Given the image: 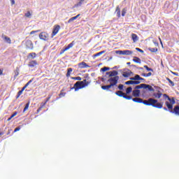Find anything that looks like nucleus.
Listing matches in <instances>:
<instances>
[{
    "instance_id": "a211bd4d",
    "label": "nucleus",
    "mask_w": 179,
    "mask_h": 179,
    "mask_svg": "<svg viewBox=\"0 0 179 179\" xmlns=\"http://www.w3.org/2000/svg\"><path fill=\"white\" fill-rule=\"evenodd\" d=\"M115 94L120 97H124L126 94L122 91H117L115 92Z\"/></svg>"
},
{
    "instance_id": "0e129e2a",
    "label": "nucleus",
    "mask_w": 179,
    "mask_h": 179,
    "mask_svg": "<svg viewBox=\"0 0 179 179\" xmlns=\"http://www.w3.org/2000/svg\"><path fill=\"white\" fill-rule=\"evenodd\" d=\"M159 41H160V44H161V45H163L162 38L159 37Z\"/></svg>"
},
{
    "instance_id": "a878e982",
    "label": "nucleus",
    "mask_w": 179,
    "mask_h": 179,
    "mask_svg": "<svg viewBox=\"0 0 179 179\" xmlns=\"http://www.w3.org/2000/svg\"><path fill=\"white\" fill-rule=\"evenodd\" d=\"M115 12H116V13H117V17H121V14H120V8L119 6H117V7H116Z\"/></svg>"
},
{
    "instance_id": "c85d7f7f",
    "label": "nucleus",
    "mask_w": 179,
    "mask_h": 179,
    "mask_svg": "<svg viewBox=\"0 0 179 179\" xmlns=\"http://www.w3.org/2000/svg\"><path fill=\"white\" fill-rule=\"evenodd\" d=\"M80 83H83V85H85L86 87L90 85L91 81H87V80H83V81H80Z\"/></svg>"
},
{
    "instance_id": "f3484780",
    "label": "nucleus",
    "mask_w": 179,
    "mask_h": 179,
    "mask_svg": "<svg viewBox=\"0 0 179 179\" xmlns=\"http://www.w3.org/2000/svg\"><path fill=\"white\" fill-rule=\"evenodd\" d=\"M64 90L62 89L61 91H60V93L59 94V97L56 98V100H58L59 99H61L62 97H64V96L66 94V92H64Z\"/></svg>"
},
{
    "instance_id": "2f4dec72",
    "label": "nucleus",
    "mask_w": 179,
    "mask_h": 179,
    "mask_svg": "<svg viewBox=\"0 0 179 179\" xmlns=\"http://www.w3.org/2000/svg\"><path fill=\"white\" fill-rule=\"evenodd\" d=\"M32 13L30 11H27V13L24 14L25 17L30 18L31 17Z\"/></svg>"
},
{
    "instance_id": "680f3d73",
    "label": "nucleus",
    "mask_w": 179,
    "mask_h": 179,
    "mask_svg": "<svg viewBox=\"0 0 179 179\" xmlns=\"http://www.w3.org/2000/svg\"><path fill=\"white\" fill-rule=\"evenodd\" d=\"M138 80H142L143 81V83H145V78H140V79Z\"/></svg>"
},
{
    "instance_id": "e433bc0d",
    "label": "nucleus",
    "mask_w": 179,
    "mask_h": 179,
    "mask_svg": "<svg viewBox=\"0 0 179 179\" xmlns=\"http://www.w3.org/2000/svg\"><path fill=\"white\" fill-rule=\"evenodd\" d=\"M23 90H20L17 92V96H16V99H19L20 95L23 94Z\"/></svg>"
},
{
    "instance_id": "e2e57ef3",
    "label": "nucleus",
    "mask_w": 179,
    "mask_h": 179,
    "mask_svg": "<svg viewBox=\"0 0 179 179\" xmlns=\"http://www.w3.org/2000/svg\"><path fill=\"white\" fill-rule=\"evenodd\" d=\"M10 131H12V129H9L8 131H7L6 135H9L10 134Z\"/></svg>"
},
{
    "instance_id": "c9c22d12",
    "label": "nucleus",
    "mask_w": 179,
    "mask_h": 179,
    "mask_svg": "<svg viewBox=\"0 0 179 179\" xmlns=\"http://www.w3.org/2000/svg\"><path fill=\"white\" fill-rule=\"evenodd\" d=\"M166 80L169 81V83L171 84V86L173 87L175 85L174 82L171 80L169 78H166Z\"/></svg>"
},
{
    "instance_id": "5fc2aeb1",
    "label": "nucleus",
    "mask_w": 179,
    "mask_h": 179,
    "mask_svg": "<svg viewBox=\"0 0 179 179\" xmlns=\"http://www.w3.org/2000/svg\"><path fill=\"white\" fill-rule=\"evenodd\" d=\"M141 81H133V85H140Z\"/></svg>"
},
{
    "instance_id": "412c9836",
    "label": "nucleus",
    "mask_w": 179,
    "mask_h": 179,
    "mask_svg": "<svg viewBox=\"0 0 179 179\" xmlns=\"http://www.w3.org/2000/svg\"><path fill=\"white\" fill-rule=\"evenodd\" d=\"M80 16V14H78L76 16L70 18L69 20L68 21V22H69V23H71V22H73L74 20H76V19H78Z\"/></svg>"
},
{
    "instance_id": "72a5a7b5",
    "label": "nucleus",
    "mask_w": 179,
    "mask_h": 179,
    "mask_svg": "<svg viewBox=\"0 0 179 179\" xmlns=\"http://www.w3.org/2000/svg\"><path fill=\"white\" fill-rule=\"evenodd\" d=\"M106 51H101L99 53H96L94 55V57H96L98 56L102 55Z\"/></svg>"
},
{
    "instance_id": "c756f323",
    "label": "nucleus",
    "mask_w": 179,
    "mask_h": 179,
    "mask_svg": "<svg viewBox=\"0 0 179 179\" xmlns=\"http://www.w3.org/2000/svg\"><path fill=\"white\" fill-rule=\"evenodd\" d=\"M84 1H85V0H78V3L77 4H76L75 6L76 8L80 7L82 6V4H83Z\"/></svg>"
},
{
    "instance_id": "de8ad7c7",
    "label": "nucleus",
    "mask_w": 179,
    "mask_h": 179,
    "mask_svg": "<svg viewBox=\"0 0 179 179\" xmlns=\"http://www.w3.org/2000/svg\"><path fill=\"white\" fill-rule=\"evenodd\" d=\"M51 97H52V95H51V94H49V95H48V97L47 98L46 101H45V103H48V102L50 101V99H51Z\"/></svg>"
},
{
    "instance_id": "ea45409f",
    "label": "nucleus",
    "mask_w": 179,
    "mask_h": 179,
    "mask_svg": "<svg viewBox=\"0 0 179 179\" xmlns=\"http://www.w3.org/2000/svg\"><path fill=\"white\" fill-rule=\"evenodd\" d=\"M29 102H28V103L26 104L24 108L23 109V113H24L27 110H28V109H29Z\"/></svg>"
},
{
    "instance_id": "37998d69",
    "label": "nucleus",
    "mask_w": 179,
    "mask_h": 179,
    "mask_svg": "<svg viewBox=\"0 0 179 179\" xmlns=\"http://www.w3.org/2000/svg\"><path fill=\"white\" fill-rule=\"evenodd\" d=\"M123 99H126L127 100H130L132 99V96H127L126 94H124V96H123Z\"/></svg>"
},
{
    "instance_id": "13d9d810",
    "label": "nucleus",
    "mask_w": 179,
    "mask_h": 179,
    "mask_svg": "<svg viewBox=\"0 0 179 179\" xmlns=\"http://www.w3.org/2000/svg\"><path fill=\"white\" fill-rule=\"evenodd\" d=\"M27 87H28V86H27V85H25V86H24V87H22V90H22V92H24V90H25Z\"/></svg>"
},
{
    "instance_id": "9b49d317",
    "label": "nucleus",
    "mask_w": 179,
    "mask_h": 179,
    "mask_svg": "<svg viewBox=\"0 0 179 179\" xmlns=\"http://www.w3.org/2000/svg\"><path fill=\"white\" fill-rule=\"evenodd\" d=\"M78 68H80L81 69H87V68H90V67L89 65H87L84 62L78 63Z\"/></svg>"
},
{
    "instance_id": "dca6fc26",
    "label": "nucleus",
    "mask_w": 179,
    "mask_h": 179,
    "mask_svg": "<svg viewBox=\"0 0 179 179\" xmlns=\"http://www.w3.org/2000/svg\"><path fill=\"white\" fill-rule=\"evenodd\" d=\"M140 94H141V91L138 90H134L132 92V95L134 97H139L140 96Z\"/></svg>"
},
{
    "instance_id": "b1692460",
    "label": "nucleus",
    "mask_w": 179,
    "mask_h": 179,
    "mask_svg": "<svg viewBox=\"0 0 179 179\" xmlns=\"http://www.w3.org/2000/svg\"><path fill=\"white\" fill-rule=\"evenodd\" d=\"M36 57V53H35V52L29 53V55H28V58H31L32 59H34Z\"/></svg>"
},
{
    "instance_id": "a18cd8bd",
    "label": "nucleus",
    "mask_w": 179,
    "mask_h": 179,
    "mask_svg": "<svg viewBox=\"0 0 179 179\" xmlns=\"http://www.w3.org/2000/svg\"><path fill=\"white\" fill-rule=\"evenodd\" d=\"M110 70V68L109 67H103L102 69H101V71L105 72L106 71H109Z\"/></svg>"
},
{
    "instance_id": "3c124183",
    "label": "nucleus",
    "mask_w": 179,
    "mask_h": 179,
    "mask_svg": "<svg viewBox=\"0 0 179 179\" xmlns=\"http://www.w3.org/2000/svg\"><path fill=\"white\" fill-rule=\"evenodd\" d=\"M40 31V30H36V31H31V33H30V35H33L37 32Z\"/></svg>"
},
{
    "instance_id": "f257e3e1",
    "label": "nucleus",
    "mask_w": 179,
    "mask_h": 179,
    "mask_svg": "<svg viewBox=\"0 0 179 179\" xmlns=\"http://www.w3.org/2000/svg\"><path fill=\"white\" fill-rule=\"evenodd\" d=\"M132 100L134 102H136L137 103H143L145 106H152L153 108H155L160 109L163 108V103H159L157 99H154L152 98H150L148 99V100L143 101L141 98L136 97V98L132 99Z\"/></svg>"
},
{
    "instance_id": "58836bf2",
    "label": "nucleus",
    "mask_w": 179,
    "mask_h": 179,
    "mask_svg": "<svg viewBox=\"0 0 179 179\" xmlns=\"http://www.w3.org/2000/svg\"><path fill=\"white\" fill-rule=\"evenodd\" d=\"M19 72H20V69L18 67L16 68L15 71V76H19Z\"/></svg>"
},
{
    "instance_id": "4c0bfd02",
    "label": "nucleus",
    "mask_w": 179,
    "mask_h": 179,
    "mask_svg": "<svg viewBox=\"0 0 179 179\" xmlns=\"http://www.w3.org/2000/svg\"><path fill=\"white\" fill-rule=\"evenodd\" d=\"M71 80L80 81L82 80V78H81V77H71Z\"/></svg>"
},
{
    "instance_id": "393cba45",
    "label": "nucleus",
    "mask_w": 179,
    "mask_h": 179,
    "mask_svg": "<svg viewBox=\"0 0 179 179\" xmlns=\"http://www.w3.org/2000/svg\"><path fill=\"white\" fill-rule=\"evenodd\" d=\"M133 62L134 63H137V64H141V60L139 57H134V59H133Z\"/></svg>"
},
{
    "instance_id": "864d4df0",
    "label": "nucleus",
    "mask_w": 179,
    "mask_h": 179,
    "mask_svg": "<svg viewBox=\"0 0 179 179\" xmlns=\"http://www.w3.org/2000/svg\"><path fill=\"white\" fill-rule=\"evenodd\" d=\"M34 81V80L33 79H31V80H29L27 83V84L25 85H27V86H29L32 82Z\"/></svg>"
},
{
    "instance_id": "f03ea898",
    "label": "nucleus",
    "mask_w": 179,
    "mask_h": 179,
    "mask_svg": "<svg viewBox=\"0 0 179 179\" xmlns=\"http://www.w3.org/2000/svg\"><path fill=\"white\" fill-rule=\"evenodd\" d=\"M164 97V99L169 100L170 101H166L165 102V104L167 107V108H169V110L173 109V105L175 104V99L172 98L171 99L166 94H162V92L161 91H158L157 93L154 92L152 96L155 98V99H160L162 96Z\"/></svg>"
},
{
    "instance_id": "f8f14e48",
    "label": "nucleus",
    "mask_w": 179,
    "mask_h": 179,
    "mask_svg": "<svg viewBox=\"0 0 179 179\" xmlns=\"http://www.w3.org/2000/svg\"><path fill=\"white\" fill-rule=\"evenodd\" d=\"M106 75H109V77H116L118 75V72L116 71L106 72Z\"/></svg>"
},
{
    "instance_id": "052dcab7",
    "label": "nucleus",
    "mask_w": 179,
    "mask_h": 179,
    "mask_svg": "<svg viewBox=\"0 0 179 179\" xmlns=\"http://www.w3.org/2000/svg\"><path fill=\"white\" fill-rule=\"evenodd\" d=\"M42 107H39L37 110V113H39L42 110Z\"/></svg>"
},
{
    "instance_id": "0eeeda50",
    "label": "nucleus",
    "mask_w": 179,
    "mask_h": 179,
    "mask_svg": "<svg viewBox=\"0 0 179 179\" xmlns=\"http://www.w3.org/2000/svg\"><path fill=\"white\" fill-rule=\"evenodd\" d=\"M117 53H119L120 55H131L133 54V52L129 50H120V51H117Z\"/></svg>"
},
{
    "instance_id": "603ef678",
    "label": "nucleus",
    "mask_w": 179,
    "mask_h": 179,
    "mask_svg": "<svg viewBox=\"0 0 179 179\" xmlns=\"http://www.w3.org/2000/svg\"><path fill=\"white\" fill-rule=\"evenodd\" d=\"M16 115H17V112L15 111V112H14V113H13V114L10 115L11 118H13L14 117H15Z\"/></svg>"
},
{
    "instance_id": "6e6552de",
    "label": "nucleus",
    "mask_w": 179,
    "mask_h": 179,
    "mask_svg": "<svg viewBox=\"0 0 179 179\" xmlns=\"http://www.w3.org/2000/svg\"><path fill=\"white\" fill-rule=\"evenodd\" d=\"M39 38L43 41H47L48 39V34L45 32H42L39 34Z\"/></svg>"
},
{
    "instance_id": "79ce46f5",
    "label": "nucleus",
    "mask_w": 179,
    "mask_h": 179,
    "mask_svg": "<svg viewBox=\"0 0 179 179\" xmlns=\"http://www.w3.org/2000/svg\"><path fill=\"white\" fill-rule=\"evenodd\" d=\"M144 69L147 70L148 71H153V69L151 68H149L148 66H144Z\"/></svg>"
},
{
    "instance_id": "49530a36",
    "label": "nucleus",
    "mask_w": 179,
    "mask_h": 179,
    "mask_svg": "<svg viewBox=\"0 0 179 179\" xmlns=\"http://www.w3.org/2000/svg\"><path fill=\"white\" fill-rule=\"evenodd\" d=\"M117 88H118L119 90H124V85H122V84H120V85H119V87H117Z\"/></svg>"
},
{
    "instance_id": "5701e85b",
    "label": "nucleus",
    "mask_w": 179,
    "mask_h": 179,
    "mask_svg": "<svg viewBox=\"0 0 179 179\" xmlns=\"http://www.w3.org/2000/svg\"><path fill=\"white\" fill-rule=\"evenodd\" d=\"M131 38L134 43H136L138 39V38L136 34H131Z\"/></svg>"
},
{
    "instance_id": "2eb2a0df",
    "label": "nucleus",
    "mask_w": 179,
    "mask_h": 179,
    "mask_svg": "<svg viewBox=\"0 0 179 179\" xmlns=\"http://www.w3.org/2000/svg\"><path fill=\"white\" fill-rule=\"evenodd\" d=\"M36 65H38V63H37V62L36 60H32L30 62H29V64H28V66H29L31 68H34Z\"/></svg>"
},
{
    "instance_id": "1a4fd4ad",
    "label": "nucleus",
    "mask_w": 179,
    "mask_h": 179,
    "mask_svg": "<svg viewBox=\"0 0 179 179\" xmlns=\"http://www.w3.org/2000/svg\"><path fill=\"white\" fill-rule=\"evenodd\" d=\"M60 29H61V27L59 25H55V27L53 28V31H52V36H56Z\"/></svg>"
},
{
    "instance_id": "7c9ffc66",
    "label": "nucleus",
    "mask_w": 179,
    "mask_h": 179,
    "mask_svg": "<svg viewBox=\"0 0 179 179\" xmlns=\"http://www.w3.org/2000/svg\"><path fill=\"white\" fill-rule=\"evenodd\" d=\"M148 50L151 52H157L158 49L157 48H149Z\"/></svg>"
},
{
    "instance_id": "8fccbe9b",
    "label": "nucleus",
    "mask_w": 179,
    "mask_h": 179,
    "mask_svg": "<svg viewBox=\"0 0 179 179\" xmlns=\"http://www.w3.org/2000/svg\"><path fill=\"white\" fill-rule=\"evenodd\" d=\"M136 51H138L139 52L143 53V50H141V49L139 48H136Z\"/></svg>"
},
{
    "instance_id": "473e14b6",
    "label": "nucleus",
    "mask_w": 179,
    "mask_h": 179,
    "mask_svg": "<svg viewBox=\"0 0 179 179\" xmlns=\"http://www.w3.org/2000/svg\"><path fill=\"white\" fill-rule=\"evenodd\" d=\"M132 91L131 87H129L126 90V94H129Z\"/></svg>"
},
{
    "instance_id": "4be33fe9",
    "label": "nucleus",
    "mask_w": 179,
    "mask_h": 179,
    "mask_svg": "<svg viewBox=\"0 0 179 179\" xmlns=\"http://www.w3.org/2000/svg\"><path fill=\"white\" fill-rule=\"evenodd\" d=\"M73 68L67 69V72H66V75L67 78L70 77L71 73L73 72Z\"/></svg>"
},
{
    "instance_id": "c03bdc74",
    "label": "nucleus",
    "mask_w": 179,
    "mask_h": 179,
    "mask_svg": "<svg viewBox=\"0 0 179 179\" xmlns=\"http://www.w3.org/2000/svg\"><path fill=\"white\" fill-rule=\"evenodd\" d=\"M125 85H134V80L126 81Z\"/></svg>"
},
{
    "instance_id": "4468645a",
    "label": "nucleus",
    "mask_w": 179,
    "mask_h": 179,
    "mask_svg": "<svg viewBox=\"0 0 179 179\" xmlns=\"http://www.w3.org/2000/svg\"><path fill=\"white\" fill-rule=\"evenodd\" d=\"M1 38H3L6 41V43H7L8 44H11L12 43L10 38H8V36H5L4 34L1 35Z\"/></svg>"
},
{
    "instance_id": "09e8293b",
    "label": "nucleus",
    "mask_w": 179,
    "mask_h": 179,
    "mask_svg": "<svg viewBox=\"0 0 179 179\" xmlns=\"http://www.w3.org/2000/svg\"><path fill=\"white\" fill-rule=\"evenodd\" d=\"M20 129H21L20 127H17V128L15 129L14 133H16V132L19 131L20 130Z\"/></svg>"
},
{
    "instance_id": "4d7b16f0",
    "label": "nucleus",
    "mask_w": 179,
    "mask_h": 179,
    "mask_svg": "<svg viewBox=\"0 0 179 179\" xmlns=\"http://www.w3.org/2000/svg\"><path fill=\"white\" fill-rule=\"evenodd\" d=\"M65 51H68L67 50H66V48L63 49L61 50L60 52V55H63Z\"/></svg>"
},
{
    "instance_id": "6ab92c4d",
    "label": "nucleus",
    "mask_w": 179,
    "mask_h": 179,
    "mask_svg": "<svg viewBox=\"0 0 179 179\" xmlns=\"http://www.w3.org/2000/svg\"><path fill=\"white\" fill-rule=\"evenodd\" d=\"M76 44L75 41H73L71 42V43H69V45H67L66 48V50H69L70 48H72L73 47V45Z\"/></svg>"
},
{
    "instance_id": "f704fd0d",
    "label": "nucleus",
    "mask_w": 179,
    "mask_h": 179,
    "mask_svg": "<svg viewBox=\"0 0 179 179\" xmlns=\"http://www.w3.org/2000/svg\"><path fill=\"white\" fill-rule=\"evenodd\" d=\"M141 75H142V76L147 78V77L151 76H152V73L151 72H149L148 73H143Z\"/></svg>"
},
{
    "instance_id": "cd10ccee",
    "label": "nucleus",
    "mask_w": 179,
    "mask_h": 179,
    "mask_svg": "<svg viewBox=\"0 0 179 179\" xmlns=\"http://www.w3.org/2000/svg\"><path fill=\"white\" fill-rule=\"evenodd\" d=\"M141 78L139 75H136L134 77L130 78V80H139Z\"/></svg>"
},
{
    "instance_id": "a19ab883",
    "label": "nucleus",
    "mask_w": 179,
    "mask_h": 179,
    "mask_svg": "<svg viewBox=\"0 0 179 179\" xmlns=\"http://www.w3.org/2000/svg\"><path fill=\"white\" fill-rule=\"evenodd\" d=\"M126 13H127V9L126 8H122V16L124 17Z\"/></svg>"
},
{
    "instance_id": "7ed1b4c3",
    "label": "nucleus",
    "mask_w": 179,
    "mask_h": 179,
    "mask_svg": "<svg viewBox=\"0 0 179 179\" xmlns=\"http://www.w3.org/2000/svg\"><path fill=\"white\" fill-rule=\"evenodd\" d=\"M86 87L85 85H83V82L77 81L74 87H71V90H75V91H78V90H82L83 88Z\"/></svg>"
},
{
    "instance_id": "ddd939ff",
    "label": "nucleus",
    "mask_w": 179,
    "mask_h": 179,
    "mask_svg": "<svg viewBox=\"0 0 179 179\" xmlns=\"http://www.w3.org/2000/svg\"><path fill=\"white\" fill-rule=\"evenodd\" d=\"M131 73L132 72L129 69H127L126 71H123L122 76L124 78H129Z\"/></svg>"
},
{
    "instance_id": "774afa93",
    "label": "nucleus",
    "mask_w": 179,
    "mask_h": 179,
    "mask_svg": "<svg viewBox=\"0 0 179 179\" xmlns=\"http://www.w3.org/2000/svg\"><path fill=\"white\" fill-rule=\"evenodd\" d=\"M3 134H4L3 132H0V136H2V135H3Z\"/></svg>"
},
{
    "instance_id": "20e7f679",
    "label": "nucleus",
    "mask_w": 179,
    "mask_h": 179,
    "mask_svg": "<svg viewBox=\"0 0 179 179\" xmlns=\"http://www.w3.org/2000/svg\"><path fill=\"white\" fill-rule=\"evenodd\" d=\"M140 89H144V90L148 89L150 92L155 91L154 88L152 86L147 84H143V83L136 87V90H140Z\"/></svg>"
},
{
    "instance_id": "bf43d9fd",
    "label": "nucleus",
    "mask_w": 179,
    "mask_h": 179,
    "mask_svg": "<svg viewBox=\"0 0 179 179\" xmlns=\"http://www.w3.org/2000/svg\"><path fill=\"white\" fill-rule=\"evenodd\" d=\"M10 2H11V5H15V0H10Z\"/></svg>"
},
{
    "instance_id": "39448f33",
    "label": "nucleus",
    "mask_w": 179,
    "mask_h": 179,
    "mask_svg": "<svg viewBox=\"0 0 179 179\" xmlns=\"http://www.w3.org/2000/svg\"><path fill=\"white\" fill-rule=\"evenodd\" d=\"M119 80H120V77L119 76L110 77L108 80V82L110 83L109 85H110V86H112L113 87L115 85H117Z\"/></svg>"
},
{
    "instance_id": "69168bd1",
    "label": "nucleus",
    "mask_w": 179,
    "mask_h": 179,
    "mask_svg": "<svg viewBox=\"0 0 179 179\" xmlns=\"http://www.w3.org/2000/svg\"><path fill=\"white\" fill-rule=\"evenodd\" d=\"M3 71L2 69H0V76H1V75H3Z\"/></svg>"
},
{
    "instance_id": "6e6d98bb",
    "label": "nucleus",
    "mask_w": 179,
    "mask_h": 179,
    "mask_svg": "<svg viewBox=\"0 0 179 179\" xmlns=\"http://www.w3.org/2000/svg\"><path fill=\"white\" fill-rule=\"evenodd\" d=\"M46 104H47V102L42 103L41 106H40V107L43 108L45 106Z\"/></svg>"
},
{
    "instance_id": "aec40b11",
    "label": "nucleus",
    "mask_w": 179,
    "mask_h": 179,
    "mask_svg": "<svg viewBox=\"0 0 179 179\" xmlns=\"http://www.w3.org/2000/svg\"><path fill=\"white\" fill-rule=\"evenodd\" d=\"M113 87L109 85H103L102 87H101V88H102V90H106V91H109L110 89H111Z\"/></svg>"
},
{
    "instance_id": "423d86ee",
    "label": "nucleus",
    "mask_w": 179,
    "mask_h": 179,
    "mask_svg": "<svg viewBox=\"0 0 179 179\" xmlns=\"http://www.w3.org/2000/svg\"><path fill=\"white\" fill-rule=\"evenodd\" d=\"M25 46H26V48L29 50H34V43H32V41L31 40L26 41Z\"/></svg>"
},
{
    "instance_id": "9d476101",
    "label": "nucleus",
    "mask_w": 179,
    "mask_h": 179,
    "mask_svg": "<svg viewBox=\"0 0 179 179\" xmlns=\"http://www.w3.org/2000/svg\"><path fill=\"white\" fill-rule=\"evenodd\" d=\"M170 113L172 114H176V115H179V106H175L174 109H170Z\"/></svg>"
},
{
    "instance_id": "338daca9",
    "label": "nucleus",
    "mask_w": 179,
    "mask_h": 179,
    "mask_svg": "<svg viewBox=\"0 0 179 179\" xmlns=\"http://www.w3.org/2000/svg\"><path fill=\"white\" fill-rule=\"evenodd\" d=\"M12 118H13V117H11V116H10L8 119H7V121H10V120H12Z\"/></svg>"
},
{
    "instance_id": "bb28decb",
    "label": "nucleus",
    "mask_w": 179,
    "mask_h": 179,
    "mask_svg": "<svg viewBox=\"0 0 179 179\" xmlns=\"http://www.w3.org/2000/svg\"><path fill=\"white\" fill-rule=\"evenodd\" d=\"M115 12H116V13H117V17H121V14H120V8L119 6H117V7H116Z\"/></svg>"
}]
</instances>
